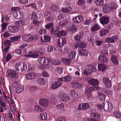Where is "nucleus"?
I'll return each instance as SVG.
<instances>
[{"instance_id":"052dcab7","label":"nucleus","mask_w":121,"mask_h":121,"mask_svg":"<svg viewBox=\"0 0 121 121\" xmlns=\"http://www.w3.org/2000/svg\"><path fill=\"white\" fill-rule=\"evenodd\" d=\"M69 48L68 47L65 46L62 48L60 50L61 52H67L69 51Z\"/></svg>"},{"instance_id":"ddd939ff","label":"nucleus","mask_w":121,"mask_h":121,"mask_svg":"<svg viewBox=\"0 0 121 121\" xmlns=\"http://www.w3.org/2000/svg\"><path fill=\"white\" fill-rule=\"evenodd\" d=\"M99 61L103 63H105L107 62L108 61V59L106 57L105 55H99L98 58Z\"/></svg>"},{"instance_id":"5fc2aeb1","label":"nucleus","mask_w":121,"mask_h":121,"mask_svg":"<svg viewBox=\"0 0 121 121\" xmlns=\"http://www.w3.org/2000/svg\"><path fill=\"white\" fill-rule=\"evenodd\" d=\"M47 50L48 52H52L54 50V49H53V47L52 46L50 45L47 47Z\"/></svg>"},{"instance_id":"f257e3e1","label":"nucleus","mask_w":121,"mask_h":121,"mask_svg":"<svg viewBox=\"0 0 121 121\" xmlns=\"http://www.w3.org/2000/svg\"><path fill=\"white\" fill-rule=\"evenodd\" d=\"M7 75L11 81H13L17 80L18 77V75L16 73V71L14 70L8 69L7 70Z\"/></svg>"},{"instance_id":"473e14b6","label":"nucleus","mask_w":121,"mask_h":121,"mask_svg":"<svg viewBox=\"0 0 121 121\" xmlns=\"http://www.w3.org/2000/svg\"><path fill=\"white\" fill-rule=\"evenodd\" d=\"M29 17L33 21L37 20L38 19L37 14L36 13H33L31 15H30L29 16Z\"/></svg>"},{"instance_id":"72a5a7b5","label":"nucleus","mask_w":121,"mask_h":121,"mask_svg":"<svg viewBox=\"0 0 121 121\" xmlns=\"http://www.w3.org/2000/svg\"><path fill=\"white\" fill-rule=\"evenodd\" d=\"M117 7V5L115 3H111L109 6V8L111 10H114L116 9Z\"/></svg>"},{"instance_id":"864d4df0","label":"nucleus","mask_w":121,"mask_h":121,"mask_svg":"<svg viewBox=\"0 0 121 121\" xmlns=\"http://www.w3.org/2000/svg\"><path fill=\"white\" fill-rule=\"evenodd\" d=\"M8 23L4 22L2 24L1 26L2 30H4L5 29L6 27L8 26Z\"/></svg>"},{"instance_id":"f03ea898","label":"nucleus","mask_w":121,"mask_h":121,"mask_svg":"<svg viewBox=\"0 0 121 121\" xmlns=\"http://www.w3.org/2000/svg\"><path fill=\"white\" fill-rule=\"evenodd\" d=\"M26 64L23 62H18L15 65V69L18 71L22 72L26 70Z\"/></svg>"},{"instance_id":"a18cd8bd","label":"nucleus","mask_w":121,"mask_h":121,"mask_svg":"<svg viewBox=\"0 0 121 121\" xmlns=\"http://www.w3.org/2000/svg\"><path fill=\"white\" fill-rule=\"evenodd\" d=\"M109 9L108 5H104L103 8V11L106 13H108L109 12Z\"/></svg>"},{"instance_id":"4c0bfd02","label":"nucleus","mask_w":121,"mask_h":121,"mask_svg":"<svg viewBox=\"0 0 121 121\" xmlns=\"http://www.w3.org/2000/svg\"><path fill=\"white\" fill-rule=\"evenodd\" d=\"M77 29L76 27V26L75 25L73 24L71 25L69 31L72 33H74L77 31Z\"/></svg>"},{"instance_id":"0e129e2a","label":"nucleus","mask_w":121,"mask_h":121,"mask_svg":"<svg viewBox=\"0 0 121 121\" xmlns=\"http://www.w3.org/2000/svg\"><path fill=\"white\" fill-rule=\"evenodd\" d=\"M86 95L88 99L90 101H91L93 99V97L91 94Z\"/></svg>"},{"instance_id":"393cba45","label":"nucleus","mask_w":121,"mask_h":121,"mask_svg":"<svg viewBox=\"0 0 121 121\" xmlns=\"http://www.w3.org/2000/svg\"><path fill=\"white\" fill-rule=\"evenodd\" d=\"M47 115L46 113H42L39 115V118L42 120H46L47 119Z\"/></svg>"},{"instance_id":"e2e57ef3","label":"nucleus","mask_w":121,"mask_h":121,"mask_svg":"<svg viewBox=\"0 0 121 121\" xmlns=\"http://www.w3.org/2000/svg\"><path fill=\"white\" fill-rule=\"evenodd\" d=\"M11 41L9 40L6 41L4 42V45L6 47H9L10 45L11 44Z\"/></svg>"},{"instance_id":"39448f33","label":"nucleus","mask_w":121,"mask_h":121,"mask_svg":"<svg viewBox=\"0 0 121 121\" xmlns=\"http://www.w3.org/2000/svg\"><path fill=\"white\" fill-rule=\"evenodd\" d=\"M22 40L25 42H29L32 40H36V39L35 36L30 34L24 35L22 36Z\"/></svg>"},{"instance_id":"412c9836","label":"nucleus","mask_w":121,"mask_h":121,"mask_svg":"<svg viewBox=\"0 0 121 121\" xmlns=\"http://www.w3.org/2000/svg\"><path fill=\"white\" fill-rule=\"evenodd\" d=\"M40 39L41 41L42 42H47L50 41L51 40V38L49 36L46 35L43 36V38L41 37Z\"/></svg>"},{"instance_id":"a878e982","label":"nucleus","mask_w":121,"mask_h":121,"mask_svg":"<svg viewBox=\"0 0 121 121\" xmlns=\"http://www.w3.org/2000/svg\"><path fill=\"white\" fill-rule=\"evenodd\" d=\"M61 83L59 82H55L52 84V88L53 89H55L60 87Z\"/></svg>"},{"instance_id":"09e8293b","label":"nucleus","mask_w":121,"mask_h":121,"mask_svg":"<svg viewBox=\"0 0 121 121\" xmlns=\"http://www.w3.org/2000/svg\"><path fill=\"white\" fill-rule=\"evenodd\" d=\"M63 70V68L61 67H57L55 68L56 72L59 74H61Z\"/></svg>"},{"instance_id":"774afa93","label":"nucleus","mask_w":121,"mask_h":121,"mask_svg":"<svg viewBox=\"0 0 121 121\" xmlns=\"http://www.w3.org/2000/svg\"><path fill=\"white\" fill-rule=\"evenodd\" d=\"M85 2V0H78V4L79 5H82L84 4Z\"/></svg>"},{"instance_id":"6e6d98bb","label":"nucleus","mask_w":121,"mask_h":121,"mask_svg":"<svg viewBox=\"0 0 121 121\" xmlns=\"http://www.w3.org/2000/svg\"><path fill=\"white\" fill-rule=\"evenodd\" d=\"M37 89L36 87L35 86H31L30 87V92L33 93L37 91Z\"/></svg>"},{"instance_id":"37998d69","label":"nucleus","mask_w":121,"mask_h":121,"mask_svg":"<svg viewBox=\"0 0 121 121\" xmlns=\"http://www.w3.org/2000/svg\"><path fill=\"white\" fill-rule=\"evenodd\" d=\"M76 52L72 51L68 55L69 57L72 59H74L75 56Z\"/></svg>"},{"instance_id":"7ed1b4c3","label":"nucleus","mask_w":121,"mask_h":121,"mask_svg":"<svg viewBox=\"0 0 121 121\" xmlns=\"http://www.w3.org/2000/svg\"><path fill=\"white\" fill-rule=\"evenodd\" d=\"M86 69L84 70V75H87L91 74L93 72H95L96 69L95 67L93 66L88 65L87 66Z\"/></svg>"},{"instance_id":"49530a36","label":"nucleus","mask_w":121,"mask_h":121,"mask_svg":"<svg viewBox=\"0 0 121 121\" xmlns=\"http://www.w3.org/2000/svg\"><path fill=\"white\" fill-rule=\"evenodd\" d=\"M100 28L99 26L97 24H96L93 26L91 28L92 31H94L98 30Z\"/></svg>"},{"instance_id":"7c9ffc66","label":"nucleus","mask_w":121,"mask_h":121,"mask_svg":"<svg viewBox=\"0 0 121 121\" xmlns=\"http://www.w3.org/2000/svg\"><path fill=\"white\" fill-rule=\"evenodd\" d=\"M78 54L82 56H86L87 55V52L85 50L83 49H81L78 50Z\"/></svg>"},{"instance_id":"1a4fd4ad","label":"nucleus","mask_w":121,"mask_h":121,"mask_svg":"<svg viewBox=\"0 0 121 121\" xmlns=\"http://www.w3.org/2000/svg\"><path fill=\"white\" fill-rule=\"evenodd\" d=\"M13 14L15 18L17 19H21L22 18V13L20 11H14L13 12Z\"/></svg>"},{"instance_id":"f8f14e48","label":"nucleus","mask_w":121,"mask_h":121,"mask_svg":"<svg viewBox=\"0 0 121 121\" xmlns=\"http://www.w3.org/2000/svg\"><path fill=\"white\" fill-rule=\"evenodd\" d=\"M73 20L75 22L79 23L83 21V18L82 16L79 15L73 18Z\"/></svg>"},{"instance_id":"423d86ee","label":"nucleus","mask_w":121,"mask_h":121,"mask_svg":"<svg viewBox=\"0 0 121 121\" xmlns=\"http://www.w3.org/2000/svg\"><path fill=\"white\" fill-rule=\"evenodd\" d=\"M58 96L60 100L62 101L65 102L70 100L69 96L65 95V93L63 92H59L58 94Z\"/></svg>"},{"instance_id":"0eeeda50","label":"nucleus","mask_w":121,"mask_h":121,"mask_svg":"<svg viewBox=\"0 0 121 121\" xmlns=\"http://www.w3.org/2000/svg\"><path fill=\"white\" fill-rule=\"evenodd\" d=\"M104 110L106 111L110 112L112 111L113 107L111 103L104 102L103 105Z\"/></svg>"},{"instance_id":"de8ad7c7","label":"nucleus","mask_w":121,"mask_h":121,"mask_svg":"<svg viewBox=\"0 0 121 121\" xmlns=\"http://www.w3.org/2000/svg\"><path fill=\"white\" fill-rule=\"evenodd\" d=\"M21 36H18L15 37H13L10 38V39L11 40L13 41H17L20 39Z\"/></svg>"},{"instance_id":"a19ab883","label":"nucleus","mask_w":121,"mask_h":121,"mask_svg":"<svg viewBox=\"0 0 121 121\" xmlns=\"http://www.w3.org/2000/svg\"><path fill=\"white\" fill-rule=\"evenodd\" d=\"M121 113L118 110L115 111L114 113V116L116 118H120L121 117Z\"/></svg>"},{"instance_id":"338daca9","label":"nucleus","mask_w":121,"mask_h":121,"mask_svg":"<svg viewBox=\"0 0 121 121\" xmlns=\"http://www.w3.org/2000/svg\"><path fill=\"white\" fill-rule=\"evenodd\" d=\"M91 89L90 88H87L86 89L85 91V95H86L91 94Z\"/></svg>"},{"instance_id":"603ef678","label":"nucleus","mask_w":121,"mask_h":121,"mask_svg":"<svg viewBox=\"0 0 121 121\" xmlns=\"http://www.w3.org/2000/svg\"><path fill=\"white\" fill-rule=\"evenodd\" d=\"M106 41L109 43H113L115 41L112 39L111 37H108L106 39Z\"/></svg>"},{"instance_id":"8fccbe9b","label":"nucleus","mask_w":121,"mask_h":121,"mask_svg":"<svg viewBox=\"0 0 121 121\" xmlns=\"http://www.w3.org/2000/svg\"><path fill=\"white\" fill-rule=\"evenodd\" d=\"M53 23L52 22H51L46 25L45 26L47 29H49L53 28Z\"/></svg>"},{"instance_id":"58836bf2","label":"nucleus","mask_w":121,"mask_h":121,"mask_svg":"<svg viewBox=\"0 0 121 121\" xmlns=\"http://www.w3.org/2000/svg\"><path fill=\"white\" fill-rule=\"evenodd\" d=\"M34 110L35 111L39 112H43V109L38 105H36L35 106Z\"/></svg>"},{"instance_id":"9d476101","label":"nucleus","mask_w":121,"mask_h":121,"mask_svg":"<svg viewBox=\"0 0 121 121\" xmlns=\"http://www.w3.org/2000/svg\"><path fill=\"white\" fill-rule=\"evenodd\" d=\"M57 41V46L60 48L63 47L66 43V40L64 38L59 39Z\"/></svg>"},{"instance_id":"69168bd1","label":"nucleus","mask_w":121,"mask_h":121,"mask_svg":"<svg viewBox=\"0 0 121 121\" xmlns=\"http://www.w3.org/2000/svg\"><path fill=\"white\" fill-rule=\"evenodd\" d=\"M105 86L107 88H110L111 87L112 85V84L111 81H109L105 85Z\"/></svg>"},{"instance_id":"5701e85b","label":"nucleus","mask_w":121,"mask_h":121,"mask_svg":"<svg viewBox=\"0 0 121 121\" xmlns=\"http://www.w3.org/2000/svg\"><path fill=\"white\" fill-rule=\"evenodd\" d=\"M37 83L38 85H43L45 84V79L44 78H39L37 80Z\"/></svg>"},{"instance_id":"680f3d73","label":"nucleus","mask_w":121,"mask_h":121,"mask_svg":"<svg viewBox=\"0 0 121 121\" xmlns=\"http://www.w3.org/2000/svg\"><path fill=\"white\" fill-rule=\"evenodd\" d=\"M50 62H51L54 65H58L60 64V62L58 60H54L52 61L51 59L50 60Z\"/></svg>"},{"instance_id":"c03bdc74","label":"nucleus","mask_w":121,"mask_h":121,"mask_svg":"<svg viewBox=\"0 0 121 121\" xmlns=\"http://www.w3.org/2000/svg\"><path fill=\"white\" fill-rule=\"evenodd\" d=\"M59 30V28L57 27L54 30L53 27L50 30V32L51 34L52 35H56L57 31H58Z\"/></svg>"},{"instance_id":"c756f323","label":"nucleus","mask_w":121,"mask_h":121,"mask_svg":"<svg viewBox=\"0 0 121 121\" xmlns=\"http://www.w3.org/2000/svg\"><path fill=\"white\" fill-rule=\"evenodd\" d=\"M98 69L102 71H103L106 69L107 68L106 66L102 64H100L98 65Z\"/></svg>"},{"instance_id":"bf43d9fd","label":"nucleus","mask_w":121,"mask_h":121,"mask_svg":"<svg viewBox=\"0 0 121 121\" xmlns=\"http://www.w3.org/2000/svg\"><path fill=\"white\" fill-rule=\"evenodd\" d=\"M56 108H57L61 109H63L65 108L64 104H58L56 106Z\"/></svg>"},{"instance_id":"f3484780","label":"nucleus","mask_w":121,"mask_h":121,"mask_svg":"<svg viewBox=\"0 0 121 121\" xmlns=\"http://www.w3.org/2000/svg\"><path fill=\"white\" fill-rule=\"evenodd\" d=\"M91 117L96 120H99L100 118V115L96 112H93L90 114Z\"/></svg>"},{"instance_id":"79ce46f5","label":"nucleus","mask_w":121,"mask_h":121,"mask_svg":"<svg viewBox=\"0 0 121 121\" xmlns=\"http://www.w3.org/2000/svg\"><path fill=\"white\" fill-rule=\"evenodd\" d=\"M77 45L78 47L80 48H85L86 46V43L82 42H79L77 43Z\"/></svg>"},{"instance_id":"ea45409f","label":"nucleus","mask_w":121,"mask_h":121,"mask_svg":"<svg viewBox=\"0 0 121 121\" xmlns=\"http://www.w3.org/2000/svg\"><path fill=\"white\" fill-rule=\"evenodd\" d=\"M109 32V31L107 30L103 29L100 32L101 36H104L107 35Z\"/></svg>"},{"instance_id":"2eb2a0df","label":"nucleus","mask_w":121,"mask_h":121,"mask_svg":"<svg viewBox=\"0 0 121 121\" xmlns=\"http://www.w3.org/2000/svg\"><path fill=\"white\" fill-rule=\"evenodd\" d=\"M9 30L11 33H15L18 31V29L17 27L15 26H9Z\"/></svg>"},{"instance_id":"3c124183","label":"nucleus","mask_w":121,"mask_h":121,"mask_svg":"<svg viewBox=\"0 0 121 121\" xmlns=\"http://www.w3.org/2000/svg\"><path fill=\"white\" fill-rule=\"evenodd\" d=\"M68 22V20L67 19H64L60 22V25L62 26H65Z\"/></svg>"},{"instance_id":"dca6fc26","label":"nucleus","mask_w":121,"mask_h":121,"mask_svg":"<svg viewBox=\"0 0 121 121\" xmlns=\"http://www.w3.org/2000/svg\"><path fill=\"white\" fill-rule=\"evenodd\" d=\"M37 76V75L35 73H30L26 74V78L29 79H35Z\"/></svg>"},{"instance_id":"aec40b11","label":"nucleus","mask_w":121,"mask_h":121,"mask_svg":"<svg viewBox=\"0 0 121 121\" xmlns=\"http://www.w3.org/2000/svg\"><path fill=\"white\" fill-rule=\"evenodd\" d=\"M57 31L56 34V36L58 37H61L62 36H65L67 34V32L65 31L64 30H61L60 31V29L59 28V30Z\"/></svg>"},{"instance_id":"c85d7f7f","label":"nucleus","mask_w":121,"mask_h":121,"mask_svg":"<svg viewBox=\"0 0 121 121\" xmlns=\"http://www.w3.org/2000/svg\"><path fill=\"white\" fill-rule=\"evenodd\" d=\"M111 60L112 62L114 64L118 65V62L117 57L114 55H112L111 57Z\"/></svg>"},{"instance_id":"4468645a","label":"nucleus","mask_w":121,"mask_h":121,"mask_svg":"<svg viewBox=\"0 0 121 121\" xmlns=\"http://www.w3.org/2000/svg\"><path fill=\"white\" fill-rule=\"evenodd\" d=\"M101 23L103 25L107 24L109 22V19L106 17H102L99 20Z\"/></svg>"},{"instance_id":"b1692460","label":"nucleus","mask_w":121,"mask_h":121,"mask_svg":"<svg viewBox=\"0 0 121 121\" xmlns=\"http://www.w3.org/2000/svg\"><path fill=\"white\" fill-rule=\"evenodd\" d=\"M26 22V20H22L16 21L14 23V24L16 26H21L24 25L25 24Z\"/></svg>"},{"instance_id":"6ab92c4d","label":"nucleus","mask_w":121,"mask_h":121,"mask_svg":"<svg viewBox=\"0 0 121 121\" xmlns=\"http://www.w3.org/2000/svg\"><path fill=\"white\" fill-rule=\"evenodd\" d=\"M71 85L73 88L78 89L81 88L82 86L81 84H79L78 82H72L71 84Z\"/></svg>"},{"instance_id":"4be33fe9","label":"nucleus","mask_w":121,"mask_h":121,"mask_svg":"<svg viewBox=\"0 0 121 121\" xmlns=\"http://www.w3.org/2000/svg\"><path fill=\"white\" fill-rule=\"evenodd\" d=\"M44 17H46L45 19L47 21H50L52 20V16L49 12H46L44 14Z\"/></svg>"},{"instance_id":"bb28decb","label":"nucleus","mask_w":121,"mask_h":121,"mask_svg":"<svg viewBox=\"0 0 121 121\" xmlns=\"http://www.w3.org/2000/svg\"><path fill=\"white\" fill-rule=\"evenodd\" d=\"M42 53L39 52H36L34 54L28 55V57L33 58H36Z\"/></svg>"},{"instance_id":"a211bd4d","label":"nucleus","mask_w":121,"mask_h":121,"mask_svg":"<svg viewBox=\"0 0 121 121\" xmlns=\"http://www.w3.org/2000/svg\"><path fill=\"white\" fill-rule=\"evenodd\" d=\"M88 82L89 84L93 86L98 85L99 83V82L95 79H92L89 80Z\"/></svg>"},{"instance_id":"c9c22d12","label":"nucleus","mask_w":121,"mask_h":121,"mask_svg":"<svg viewBox=\"0 0 121 121\" xmlns=\"http://www.w3.org/2000/svg\"><path fill=\"white\" fill-rule=\"evenodd\" d=\"M16 91L17 93H20L22 92L23 90L24 87L23 86L20 85V86L16 88Z\"/></svg>"},{"instance_id":"4d7b16f0","label":"nucleus","mask_w":121,"mask_h":121,"mask_svg":"<svg viewBox=\"0 0 121 121\" xmlns=\"http://www.w3.org/2000/svg\"><path fill=\"white\" fill-rule=\"evenodd\" d=\"M65 82H67L70 81L72 79L71 77L69 76H66L64 77Z\"/></svg>"},{"instance_id":"e433bc0d","label":"nucleus","mask_w":121,"mask_h":121,"mask_svg":"<svg viewBox=\"0 0 121 121\" xmlns=\"http://www.w3.org/2000/svg\"><path fill=\"white\" fill-rule=\"evenodd\" d=\"M62 60L63 63L65 65H69L70 64L71 60L69 59L62 58Z\"/></svg>"},{"instance_id":"2f4dec72","label":"nucleus","mask_w":121,"mask_h":121,"mask_svg":"<svg viewBox=\"0 0 121 121\" xmlns=\"http://www.w3.org/2000/svg\"><path fill=\"white\" fill-rule=\"evenodd\" d=\"M71 9V7L68 6L67 7L61 8L60 10L62 12L66 13L70 11Z\"/></svg>"},{"instance_id":"cd10ccee","label":"nucleus","mask_w":121,"mask_h":121,"mask_svg":"<svg viewBox=\"0 0 121 121\" xmlns=\"http://www.w3.org/2000/svg\"><path fill=\"white\" fill-rule=\"evenodd\" d=\"M96 99L99 100H104L106 99V97L104 94L100 93L97 96Z\"/></svg>"},{"instance_id":"9b49d317","label":"nucleus","mask_w":121,"mask_h":121,"mask_svg":"<svg viewBox=\"0 0 121 121\" xmlns=\"http://www.w3.org/2000/svg\"><path fill=\"white\" fill-rule=\"evenodd\" d=\"M90 105L87 103H84L80 104L78 107V109L80 110H86L89 109Z\"/></svg>"},{"instance_id":"f704fd0d","label":"nucleus","mask_w":121,"mask_h":121,"mask_svg":"<svg viewBox=\"0 0 121 121\" xmlns=\"http://www.w3.org/2000/svg\"><path fill=\"white\" fill-rule=\"evenodd\" d=\"M95 3L97 6H102L103 5L104 0H95Z\"/></svg>"},{"instance_id":"20e7f679","label":"nucleus","mask_w":121,"mask_h":121,"mask_svg":"<svg viewBox=\"0 0 121 121\" xmlns=\"http://www.w3.org/2000/svg\"><path fill=\"white\" fill-rule=\"evenodd\" d=\"M38 60L39 63L42 66H48L50 62V60L49 59L46 58L45 57H40L39 58Z\"/></svg>"},{"instance_id":"6e6552de","label":"nucleus","mask_w":121,"mask_h":121,"mask_svg":"<svg viewBox=\"0 0 121 121\" xmlns=\"http://www.w3.org/2000/svg\"><path fill=\"white\" fill-rule=\"evenodd\" d=\"M39 103L41 106L47 107L48 105V102L46 99L41 98L39 99Z\"/></svg>"},{"instance_id":"13d9d810","label":"nucleus","mask_w":121,"mask_h":121,"mask_svg":"<svg viewBox=\"0 0 121 121\" xmlns=\"http://www.w3.org/2000/svg\"><path fill=\"white\" fill-rule=\"evenodd\" d=\"M12 85L13 87L16 88L20 86L18 82L17 81L13 82H12Z\"/></svg>"}]
</instances>
